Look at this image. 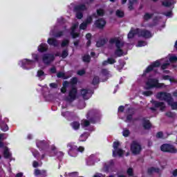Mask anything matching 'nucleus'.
Listing matches in <instances>:
<instances>
[{"label": "nucleus", "instance_id": "1", "mask_svg": "<svg viewBox=\"0 0 177 177\" xmlns=\"http://www.w3.org/2000/svg\"><path fill=\"white\" fill-rule=\"evenodd\" d=\"M138 35V37H143L144 38H151V33L148 30H140L139 29L131 28V31L128 34V38H133L134 36Z\"/></svg>", "mask_w": 177, "mask_h": 177}, {"label": "nucleus", "instance_id": "2", "mask_svg": "<svg viewBox=\"0 0 177 177\" xmlns=\"http://www.w3.org/2000/svg\"><path fill=\"white\" fill-rule=\"evenodd\" d=\"M109 44L113 45V44H115V46L117 50L115 53V55L117 56H122L124 55V52H122V48L124 46V43L120 41L118 37H113L110 39Z\"/></svg>", "mask_w": 177, "mask_h": 177}, {"label": "nucleus", "instance_id": "3", "mask_svg": "<svg viewBox=\"0 0 177 177\" xmlns=\"http://www.w3.org/2000/svg\"><path fill=\"white\" fill-rule=\"evenodd\" d=\"M146 89H151V88H167V85L162 83H158L157 79H149L146 83Z\"/></svg>", "mask_w": 177, "mask_h": 177}, {"label": "nucleus", "instance_id": "4", "mask_svg": "<svg viewBox=\"0 0 177 177\" xmlns=\"http://www.w3.org/2000/svg\"><path fill=\"white\" fill-rule=\"evenodd\" d=\"M68 146L70 147L68 154L69 156H71V157H77V154H78L79 151H80V153H82V151L85 150L84 147H80L78 148L74 144H68Z\"/></svg>", "mask_w": 177, "mask_h": 177}, {"label": "nucleus", "instance_id": "5", "mask_svg": "<svg viewBox=\"0 0 177 177\" xmlns=\"http://www.w3.org/2000/svg\"><path fill=\"white\" fill-rule=\"evenodd\" d=\"M157 99L159 100H165V102H167L168 104H171V100H172V97H171V94L165 92H160L156 94Z\"/></svg>", "mask_w": 177, "mask_h": 177}, {"label": "nucleus", "instance_id": "6", "mask_svg": "<svg viewBox=\"0 0 177 177\" xmlns=\"http://www.w3.org/2000/svg\"><path fill=\"white\" fill-rule=\"evenodd\" d=\"M118 146H120V142H113V156L114 157H122L124 154V151L121 149L118 148Z\"/></svg>", "mask_w": 177, "mask_h": 177}, {"label": "nucleus", "instance_id": "7", "mask_svg": "<svg viewBox=\"0 0 177 177\" xmlns=\"http://www.w3.org/2000/svg\"><path fill=\"white\" fill-rule=\"evenodd\" d=\"M131 150L133 154H139L142 151V147L139 142L133 141L131 145Z\"/></svg>", "mask_w": 177, "mask_h": 177}, {"label": "nucleus", "instance_id": "8", "mask_svg": "<svg viewBox=\"0 0 177 177\" xmlns=\"http://www.w3.org/2000/svg\"><path fill=\"white\" fill-rule=\"evenodd\" d=\"M160 150L162 151H167L169 153H177V149L174 147V146L169 145L168 144H165L161 146Z\"/></svg>", "mask_w": 177, "mask_h": 177}, {"label": "nucleus", "instance_id": "9", "mask_svg": "<svg viewBox=\"0 0 177 177\" xmlns=\"http://www.w3.org/2000/svg\"><path fill=\"white\" fill-rule=\"evenodd\" d=\"M162 64V59L153 62L152 64H151L147 68V69L144 72V74L150 73L151 70H154V68L158 67L160 64Z\"/></svg>", "mask_w": 177, "mask_h": 177}, {"label": "nucleus", "instance_id": "10", "mask_svg": "<svg viewBox=\"0 0 177 177\" xmlns=\"http://www.w3.org/2000/svg\"><path fill=\"white\" fill-rule=\"evenodd\" d=\"M77 97V88H72V89L69 91L68 97L67 98L68 102H73L75 100Z\"/></svg>", "mask_w": 177, "mask_h": 177}, {"label": "nucleus", "instance_id": "11", "mask_svg": "<svg viewBox=\"0 0 177 177\" xmlns=\"http://www.w3.org/2000/svg\"><path fill=\"white\" fill-rule=\"evenodd\" d=\"M55 60V56L52 54H46L43 56V62L44 64H49Z\"/></svg>", "mask_w": 177, "mask_h": 177}, {"label": "nucleus", "instance_id": "12", "mask_svg": "<svg viewBox=\"0 0 177 177\" xmlns=\"http://www.w3.org/2000/svg\"><path fill=\"white\" fill-rule=\"evenodd\" d=\"M85 9H86L85 6H77L75 8V12H77V14H76L77 19H81L82 17H83L82 13L80 12L82 10H85Z\"/></svg>", "mask_w": 177, "mask_h": 177}, {"label": "nucleus", "instance_id": "13", "mask_svg": "<svg viewBox=\"0 0 177 177\" xmlns=\"http://www.w3.org/2000/svg\"><path fill=\"white\" fill-rule=\"evenodd\" d=\"M81 95L84 99L88 100L92 96V92L91 90L83 89L81 91Z\"/></svg>", "mask_w": 177, "mask_h": 177}, {"label": "nucleus", "instance_id": "14", "mask_svg": "<svg viewBox=\"0 0 177 177\" xmlns=\"http://www.w3.org/2000/svg\"><path fill=\"white\" fill-rule=\"evenodd\" d=\"M92 23V17H88L86 21L82 23L80 26V30H85L86 28V27H88V24H91Z\"/></svg>", "mask_w": 177, "mask_h": 177}, {"label": "nucleus", "instance_id": "15", "mask_svg": "<svg viewBox=\"0 0 177 177\" xmlns=\"http://www.w3.org/2000/svg\"><path fill=\"white\" fill-rule=\"evenodd\" d=\"M31 64H34V61L24 59L19 62V65L21 67H26V66H31Z\"/></svg>", "mask_w": 177, "mask_h": 177}, {"label": "nucleus", "instance_id": "16", "mask_svg": "<svg viewBox=\"0 0 177 177\" xmlns=\"http://www.w3.org/2000/svg\"><path fill=\"white\" fill-rule=\"evenodd\" d=\"M6 122H8L7 119L0 121V127L1 131H3V132H6V131L9 130V127H8V124Z\"/></svg>", "mask_w": 177, "mask_h": 177}, {"label": "nucleus", "instance_id": "17", "mask_svg": "<svg viewBox=\"0 0 177 177\" xmlns=\"http://www.w3.org/2000/svg\"><path fill=\"white\" fill-rule=\"evenodd\" d=\"M95 24L98 28H103V27L106 26V21L103 19H100L97 20Z\"/></svg>", "mask_w": 177, "mask_h": 177}, {"label": "nucleus", "instance_id": "18", "mask_svg": "<svg viewBox=\"0 0 177 177\" xmlns=\"http://www.w3.org/2000/svg\"><path fill=\"white\" fill-rule=\"evenodd\" d=\"M153 105L155 106V107H158V109H160L161 111H164V110L165 109V104H164L163 102L155 101L153 102Z\"/></svg>", "mask_w": 177, "mask_h": 177}, {"label": "nucleus", "instance_id": "19", "mask_svg": "<svg viewBox=\"0 0 177 177\" xmlns=\"http://www.w3.org/2000/svg\"><path fill=\"white\" fill-rule=\"evenodd\" d=\"M78 27V23L75 24L71 28V35L73 38H77L78 37V34L75 32V28Z\"/></svg>", "mask_w": 177, "mask_h": 177}, {"label": "nucleus", "instance_id": "20", "mask_svg": "<svg viewBox=\"0 0 177 177\" xmlns=\"http://www.w3.org/2000/svg\"><path fill=\"white\" fill-rule=\"evenodd\" d=\"M154 2H156L157 0H153ZM175 3L174 0H165L164 1L162 2V4L163 5V6H171V5Z\"/></svg>", "mask_w": 177, "mask_h": 177}, {"label": "nucleus", "instance_id": "21", "mask_svg": "<svg viewBox=\"0 0 177 177\" xmlns=\"http://www.w3.org/2000/svg\"><path fill=\"white\" fill-rule=\"evenodd\" d=\"M46 74H45V72H44V71L42 70H39L37 71V77H38L39 80H44L45 79V77H46Z\"/></svg>", "mask_w": 177, "mask_h": 177}, {"label": "nucleus", "instance_id": "22", "mask_svg": "<svg viewBox=\"0 0 177 177\" xmlns=\"http://www.w3.org/2000/svg\"><path fill=\"white\" fill-rule=\"evenodd\" d=\"M47 42L48 45H51L52 46H57L59 45V42L55 39H48Z\"/></svg>", "mask_w": 177, "mask_h": 177}, {"label": "nucleus", "instance_id": "23", "mask_svg": "<svg viewBox=\"0 0 177 177\" xmlns=\"http://www.w3.org/2000/svg\"><path fill=\"white\" fill-rule=\"evenodd\" d=\"M115 59L114 58H108L106 61L102 62V66H107V64H114Z\"/></svg>", "mask_w": 177, "mask_h": 177}, {"label": "nucleus", "instance_id": "24", "mask_svg": "<svg viewBox=\"0 0 177 177\" xmlns=\"http://www.w3.org/2000/svg\"><path fill=\"white\" fill-rule=\"evenodd\" d=\"M57 77L58 78H63L64 80H67V78H70V77H71V75L67 76V75H66V73H64L63 72H59L57 74Z\"/></svg>", "mask_w": 177, "mask_h": 177}, {"label": "nucleus", "instance_id": "25", "mask_svg": "<svg viewBox=\"0 0 177 177\" xmlns=\"http://www.w3.org/2000/svg\"><path fill=\"white\" fill-rule=\"evenodd\" d=\"M48 49V45L46 44H41L38 47L39 52H45V50H47Z\"/></svg>", "mask_w": 177, "mask_h": 177}, {"label": "nucleus", "instance_id": "26", "mask_svg": "<svg viewBox=\"0 0 177 177\" xmlns=\"http://www.w3.org/2000/svg\"><path fill=\"white\" fill-rule=\"evenodd\" d=\"M45 174H46V171H45V170H39L38 169H36L35 170V176H39L41 175H45Z\"/></svg>", "mask_w": 177, "mask_h": 177}, {"label": "nucleus", "instance_id": "27", "mask_svg": "<svg viewBox=\"0 0 177 177\" xmlns=\"http://www.w3.org/2000/svg\"><path fill=\"white\" fill-rule=\"evenodd\" d=\"M88 165H93L95 164V156L91 155L87 160Z\"/></svg>", "mask_w": 177, "mask_h": 177}, {"label": "nucleus", "instance_id": "28", "mask_svg": "<svg viewBox=\"0 0 177 177\" xmlns=\"http://www.w3.org/2000/svg\"><path fill=\"white\" fill-rule=\"evenodd\" d=\"M106 42H107V39H102L100 40H99L98 41H97V48H100L101 46H103V45H104V44H106Z\"/></svg>", "mask_w": 177, "mask_h": 177}, {"label": "nucleus", "instance_id": "29", "mask_svg": "<svg viewBox=\"0 0 177 177\" xmlns=\"http://www.w3.org/2000/svg\"><path fill=\"white\" fill-rule=\"evenodd\" d=\"M67 86H68V82L66 81L63 83V87L61 88L62 93H66L67 91Z\"/></svg>", "mask_w": 177, "mask_h": 177}, {"label": "nucleus", "instance_id": "30", "mask_svg": "<svg viewBox=\"0 0 177 177\" xmlns=\"http://www.w3.org/2000/svg\"><path fill=\"white\" fill-rule=\"evenodd\" d=\"M71 125L72 128L75 129V131H77V129H80V124L78 122H73L71 124Z\"/></svg>", "mask_w": 177, "mask_h": 177}, {"label": "nucleus", "instance_id": "31", "mask_svg": "<svg viewBox=\"0 0 177 177\" xmlns=\"http://www.w3.org/2000/svg\"><path fill=\"white\" fill-rule=\"evenodd\" d=\"M11 156H12V154L10 153V152H9V149H8V147H5L4 148V157H5V158H10Z\"/></svg>", "mask_w": 177, "mask_h": 177}, {"label": "nucleus", "instance_id": "32", "mask_svg": "<svg viewBox=\"0 0 177 177\" xmlns=\"http://www.w3.org/2000/svg\"><path fill=\"white\" fill-rule=\"evenodd\" d=\"M162 80H169L170 82H176V79L174 77H171L169 75L162 76Z\"/></svg>", "mask_w": 177, "mask_h": 177}, {"label": "nucleus", "instance_id": "33", "mask_svg": "<svg viewBox=\"0 0 177 177\" xmlns=\"http://www.w3.org/2000/svg\"><path fill=\"white\" fill-rule=\"evenodd\" d=\"M160 172V169L156 168V167H151L148 169L149 174H154V173H158Z\"/></svg>", "mask_w": 177, "mask_h": 177}, {"label": "nucleus", "instance_id": "34", "mask_svg": "<svg viewBox=\"0 0 177 177\" xmlns=\"http://www.w3.org/2000/svg\"><path fill=\"white\" fill-rule=\"evenodd\" d=\"M143 127L145 129H149L151 127V124L149 120H144Z\"/></svg>", "mask_w": 177, "mask_h": 177}, {"label": "nucleus", "instance_id": "35", "mask_svg": "<svg viewBox=\"0 0 177 177\" xmlns=\"http://www.w3.org/2000/svg\"><path fill=\"white\" fill-rule=\"evenodd\" d=\"M174 100L171 98V100L170 101V104H169V106H171V109L173 110H177V102H173Z\"/></svg>", "mask_w": 177, "mask_h": 177}, {"label": "nucleus", "instance_id": "36", "mask_svg": "<svg viewBox=\"0 0 177 177\" xmlns=\"http://www.w3.org/2000/svg\"><path fill=\"white\" fill-rule=\"evenodd\" d=\"M136 2H138V0H129V9L130 10H132V9H133L132 5H135Z\"/></svg>", "mask_w": 177, "mask_h": 177}, {"label": "nucleus", "instance_id": "37", "mask_svg": "<svg viewBox=\"0 0 177 177\" xmlns=\"http://www.w3.org/2000/svg\"><path fill=\"white\" fill-rule=\"evenodd\" d=\"M88 139V134L84 133L82 136H80L79 140L80 142H85Z\"/></svg>", "mask_w": 177, "mask_h": 177}, {"label": "nucleus", "instance_id": "38", "mask_svg": "<svg viewBox=\"0 0 177 177\" xmlns=\"http://www.w3.org/2000/svg\"><path fill=\"white\" fill-rule=\"evenodd\" d=\"M101 73L104 77H109L110 75V72L107 69H102Z\"/></svg>", "mask_w": 177, "mask_h": 177}, {"label": "nucleus", "instance_id": "39", "mask_svg": "<svg viewBox=\"0 0 177 177\" xmlns=\"http://www.w3.org/2000/svg\"><path fill=\"white\" fill-rule=\"evenodd\" d=\"M151 17H153V14H149V13H145L144 17H143V19L144 20H150V19H151Z\"/></svg>", "mask_w": 177, "mask_h": 177}, {"label": "nucleus", "instance_id": "40", "mask_svg": "<svg viewBox=\"0 0 177 177\" xmlns=\"http://www.w3.org/2000/svg\"><path fill=\"white\" fill-rule=\"evenodd\" d=\"M169 59L171 63H175V62H177V57L175 55H171L169 57Z\"/></svg>", "mask_w": 177, "mask_h": 177}, {"label": "nucleus", "instance_id": "41", "mask_svg": "<svg viewBox=\"0 0 177 177\" xmlns=\"http://www.w3.org/2000/svg\"><path fill=\"white\" fill-rule=\"evenodd\" d=\"M81 125H82V127H88V125H89V121H88V120H83L82 121Z\"/></svg>", "mask_w": 177, "mask_h": 177}, {"label": "nucleus", "instance_id": "42", "mask_svg": "<svg viewBox=\"0 0 177 177\" xmlns=\"http://www.w3.org/2000/svg\"><path fill=\"white\" fill-rule=\"evenodd\" d=\"M116 16H118V17H124V12H122V10H118L116 11Z\"/></svg>", "mask_w": 177, "mask_h": 177}, {"label": "nucleus", "instance_id": "43", "mask_svg": "<svg viewBox=\"0 0 177 177\" xmlns=\"http://www.w3.org/2000/svg\"><path fill=\"white\" fill-rule=\"evenodd\" d=\"M83 62H86V63H89V62H91V57L89 55H84L83 57Z\"/></svg>", "mask_w": 177, "mask_h": 177}, {"label": "nucleus", "instance_id": "44", "mask_svg": "<svg viewBox=\"0 0 177 177\" xmlns=\"http://www.w3.org/2000/svg\"><path fill=\"white\" fill-rule=\"evenodd\" d=\"M146 45H147V43H146V41H139L136 46L137 48H139L142 46H146Z\"/></svg>", "mask_w": 177, "mask_h": 177}, {"label": "nucleus", "instance_id": "45", "mask_svg": "<svg viewBox=\"0 0 177 177\" xmlns=\"http://www.w3.org/2000/svg\"><path fill=\"white\" fill-rule=\"evenodd\" d=\"M127 174L129 175V176H132L133 175V169L129 168L127 171Z\"/></svg>", "mask_w": 177, "mask_h": 177}, {"label": "nucleus", "instance_id": "46", "mask_svg": "<svg viewBox=\"0 0 177 177\" xmlns=\"http://www.w3.org/2000/svg\"><path fill=\"white\" fill-rule=\"evenodd\" d=\"M92 37V35L89 33H88L87 35H86V39H88V41H87V46H89V45H91V37Z\"/></svg>", "mask_w": 177, "mask_h": 177}, {"label": "nucleus", "instance_id": "47", "mask_svg": "<svg viewBox=\"0 0 177 177\" xmlns=\"http://www.w3.org/2000/svg\"><path fill=\"white\" fill-rule=\"evenodd\" d=\"M142 95H144L145 96H151V95H153V91H145L142 93Z\"/></svg>", "mask_w": 177, "mask_h": 177}, {"label": "nucleus", "instance_id": "48", "mask_svg": "<svg viewBox=\"0 0 177 177\" xmlns=\"http://www.w3.org/2000/svg\"><path fill=\"white\" fill-rule=\"evenodd\" d=\"M122 135L123 136H124L125 138H127V136H129V130L128 129H124L123 132H122Z\"/></svg>", "mask_w": 177, "mask_h": 177}, {"label": "nucleus", "instance_id": "49", "mask_svg": "<svg viewBox=\"0 0 177 177\" xmlns=\"http://www.w3.org/2000/svg\"><path fill=\"white\" fill-rule=\"evenodd\" d=\"M45 145V142H44V141H37V147H44Z\"/></svg>", "mask_w": 177, "mask_h": 177}, {"label": "nucleus", "instance_id": "50", "mask_svg": "<svg viewBox=\"0 0 177 177\" xmlns=\"http://www.w3.org/2000/svg\"><path fill=\"white\" fill-rule=\"evenodd\" d=\"M93 85H96V84H99V77L97 76L94 77L93 80Z\"/></svg>", "mask_w": 177, "mask_h": 177}, {"label": "nucleus", "instance_id": "51", "mask_svg": "<svg viewBox=\"0 0 177 177\" xmlns=\"http://www.w3.org/2000/svg\"><path fill=\"white\" fill-rule=\"evenodd\" d=\"M69 41L68 39H64L62 43V48H64V46H67L68 45Z\"/></svg>", "mask_w": 177, "mask_h": 177}, {"label": "nucleus", "instance_id": "52", "mask_svg": "<svg viewBox=\"0 0 177 177\" xmlns=\"http://www.w3.org/2000/svg\"><path fill=\"white\" fill-rule=\"evenodd\" d=\"M166 115H167V117H169L170 118H174V117H175V113H173L171 112H167L166 113Z\"/></svg>", "mask_w": 177, "mask_h": 177}, {"label": "nucleus", "instance_id": "53", "mask_svg": "<svg viewBox=\"0 0 177 177\" xmlns=\"http://www.w3.org/2000/svg\"><path fill=\"white\" fill-rule=\"evenodd\" d=\"M94 114H95V111H89V112L88 113V114H87V118H88V119L91 118V117L93 116Z\"/></svg>", "mask_w": 177, "mask_h": 177}, {"label": "nucleus", "instance_id": "54", "mask_svg": "<svg viewBox=\"0 0 177 177\" xmlns=\"http://www.w3.org/2000/svg\"><path fill=\"white\" fill-rule=\"evenodd\" d=\"M97 13L98 16H103V15H104V11L102 9H100L97 10Z\"/></svg>", "mask_w": 177, "mask_h": 177}, {"label": "nucleus", "instance_id": "55", "mask_svg": "<svg viewBox=\"0 0 177 177\" xmlns=\"http://www.w3.org/2000/svg\"><path fill=\"white\" fill-rule=\"evenodd\" d=\"M66 56H68V52L67 50H64L62 54V57H63V59H65Z\"/></svg>", "mask_w": 177, "mask_h": 177}, {"label": "nucleus", "instance_id": "56", "mask_svg": "<svg viewBox=\"0 0 177 177\" xmlns=\"http://www.w3.org/2000/svg\"><path fill=\"white\" fill-rule=\"evenodd\" d=\"M84 74H85V70L84 69L77 71L78 75H84Z\"/></svg>", "mask_w": 177, "mask_h": 177}, {"label": "nucleus", "instance_id": "57", "mask_svg": "<svg viewBox=\"0 0 177 177\" xmlns=\"http://www.w3.org/2000/svg\"><path fill=\"white\" fill-rule=\"evenodd\" d=\"M168 66H169V63H168V62L163 64L162 65V69L165 70V68H167V67H168Z\"/></svg>", "mask_w": 177, "mask_h": 177}, {"label": "nucleus", "instance_id": "58", "mask_svg": "<svg viewBox=\"0 0 177 177\" xmlns=\"http://www.w3.org/2000/svg\"><path fill=\"white\" fill-rule=\"evenodd\" d=\"M56 156H57V157H63V156H64V153H63V152L62 151H59L56 153Z\"/></svg>", "mask_w": 177, "mask_h": 177}, {"label": "nucleus", "instance_id": "59", "mask_svg": "<svg viewBox=\"0 0 177 177\" xmlns=\"http://www.w3.org/2000/svg\"><path fill=\"white\" fill-rule=\"evenodd\" d=\"M156 138H158V139L162 138V132H158V133L156 134Z\"/></svg>", "mask_w": 177, "mask_h": 177}, {"label": "nucleus", "instance_id": "60", "mask_svg": "<svg viewBox=\"0 0 177 177\" xmlns=\"http://www.w3.org/2000/svg\"><path fill=\"white\" fill-rule=\"evenodd\" d=\"M32 154H33L34 157H38L39 153H38V151L34 150V151H32Z\"/></svg>", "mask_w": 177, "mask_h": 177}, {"label": "nucleus", "instance_id": "61", "mask_svg": "<svg viewBox=\"0 0 177 177\" xmlns=\"http://www.w3.org/2000/svg\"><path fill=\"white\" fill-rule=\"evenodd\" d=\"M77 77L72 78V80H71V83L72 84H77Z\"/></svg>", "mask_w": 177, "mask_h": 177}, {"label": "nucleus", "instance_id": "62", "mask_svg": "<svg viewBox=\"0 0 177 177\" xmlns=\"http://www.w3.org/2000/svg\"><path fill=\"white\" fill-rule=\"evenodd\" d=\"M50 73H52V74H54L55 73H56V68L53 67L50 69Z\"/></svg>", "mask_w": 177, "mask_h": 177}, {"label": "nucleus", "instance_id": "63", "mask_svg": "<svg viewBox=\"0 0 177 177\" xmlns=\"http://www.w3.org/2000/svg\"><path fill=\"white\" fill-rule=\"evenodd\" d=\"M32 165H33L34 168H37V167H38V165H39L38 162L34 161Z\"/></svg>", "mask_w": 177, "mask_h": 177}, {"label": "nucleus", "instance_id": "64", "mask_svg": "<svg viewBox=\"0 0 177 177\" xmlns=\"http://www.w3.org/2000/svg\"><path fill=\"white\" fill-rule=\"evenodd\" d=\"M118 111H120V113H122V111H124V106H120L118 108Z\"/></svg>", "mask_w": 177, "mask_h": 177}]
</instances>
